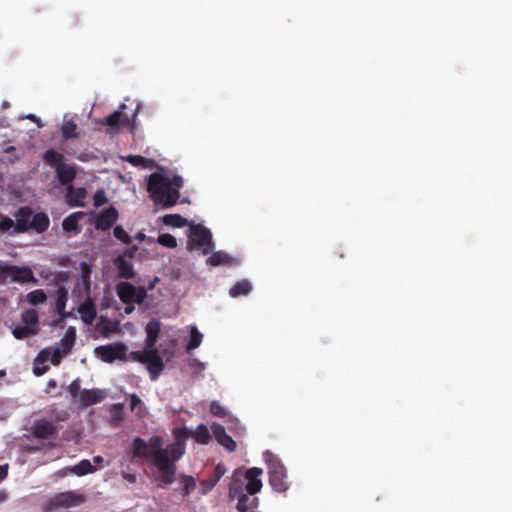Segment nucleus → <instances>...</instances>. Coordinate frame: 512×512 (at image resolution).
<instances>
[{
  "label": "nucleus",
  "instance_id": "nucleus-1",
  "mask_svg": "<svg viewBox=\"0 0 512 512\" xmlns=\"http://www.w3.org/2000/svg\"><path fill=\"white\" fill-rule=\"evenodd\" d=\"M141 104L137 101H131L129 104L121 103L114 112L98 121L100 126H105V133L109 136L119 134L123 128L133 131L136 128L137 116Z\"/></svg>",
  "mask_w": 512,
  "mask_h": 512
},
{
  "label": "nucleus",
  "instance_id": "nucleus-2",
  "mask_svg": "<svg viewBox=\"0 0 512 512\" xmlns=\"http://www.w3.org/2000/svg\"><path fill=\"white\" fill-rule=\"evenodd\" d=\"M60 133L62 149L68 155H75L79 149H74L70 147V145L79 143L81 139V131L75 120L72 118L67 119L65 116L63 124L60 127Z\"/></svg>",
  "mask_w": 512,
  "mask_h": 512
},
{
  "label": "nucleus",
  "instance_id": "nucleus-3",
  "mask_svg": "<svg viewBox=\"0 0 512 512\" xmlns=\"http://www.w3.org/2000/svg\"><path fill=\"white\" fill-rule=\"evenodd\" d=\"M42 160H64V158L60 153L53 149H49L44 153Z\"/></svg>",
  "mask_w": 512,
  "mask_h": 512
},
{
  "label": "nucleus",
  "instance_id": "nucleus-4",
  "mask_svg": "<svg viewBox=\"0 0 512 512\" xmlns=\"http://www.w3.org/2000/svg\"><path fill=\"white\" fill-rule=\"evenodd\" d=\"M16 150V148L13 145H10L9 143H2L0 144V153H12Z\"/></svg>",
  "mask_w": 512,
  "mask_h": 512
},
{
  "label": "nucleus",
  "instance_id": "nucleus-5",
  "mask_svg": "<svg viewBox=\"0 0 512 512\" xmlns=\"http://www.w3.org/2000/svg\"><path fill=\"white\" fill-rule=\"evenodd\" d=\"M120 160L132 161V160H151V159L148 157L141 156V155H136V156L129 155L127 157H120Z\"/></svg>",
  "mask_w": 512,
  "mask_h": 512
},
{
  "label": "nucleus",
  "instance_id": "nucleus-6",
  "mask_svg": "<svg viewBox=\"0 0 512 512\" xmlns=\"http://www.w3.org/2000/svg\"><path fill=\"white\" fill-rule=\"evenodd\" d=\"M28 118L33 120V121H35L37 119V117L35 115H32V114L29 115Z\"/></svg>",
  "mask_w": 512,
  "mask_h": 512
}]
</instances>
